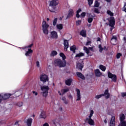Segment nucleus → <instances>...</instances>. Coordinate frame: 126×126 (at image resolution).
Masks as SVG:
<instances>
[{"label":"nucleus","mask_w":126,"mask_h":126,"mask_svg":"<svg viewBox=\"0 0 126 126\" xmlns=\"http://www.w3.org/2000/svg\"><path fill=\"white\" fill-rule=\"evenodd\" d=\"M94 114V111L92 109L90 110V114L88 116V118H87L86 119V122H88V124L90 125V126H95V122L94 120L92 119V117H93V115Z\"/></svg>","instance_id":"1"},{"label":"nucleus","mask_w":126,"mask_h":126,"mask_svg":"<svg viewBox=\"0 0 126 126\" xmlns=\"http://www.w3.org/2000/svg\"><path fill=\"white\" fill-rule=\"evenodd\" d=\"M54 65L59 67H64L66 66V61H62L61 59H56L54 61Z\"/></svg>","instance_id":"2"},{"label":"nucleus","mask_w":126,"mask_h":126,"mask_svg":"<svg viewBox=\"0 0 126 126\" xmlns=\"http://www.w3.org/2000/svg\"><path fill=\"white\" fill-rule=\"evenodd\" d=\"M49 27L50 25L47 23V22H46V21H42V31L44 35H48V34H49V30H48V28H49Z\"/></svg>","instance_id":"3"},{"label":"nucleus","mask_w":126,"mask_h":126,"mask_svg":"<svg viewBox=\"0 0 126 126\" xmlns=\"http://www.w3.org/2000/svg\"><path fill=\"white\" fill-rule=\"evenodd\" d=\"M40 89L41 90V94L43 97H47L48 96V93H49V89L50 88L48 86H41L40 87Z\"/></svg>","instance_id":"4"},{"label":"nucleus","mask_w":126,"mask_h":126,"mask_svg":"<svg viewBox=\"0 0 126 126\" xmlns=\"http://www.w3.org/2000/svg\"><path fill=\"white\" fill-rule=\"evenodd\" d=\"M11 96V94L5 93H2L0 94V104L1 103L2 100H7L9 99Z\"/></svg>","instance_id":"5"},{"label":"nucleus","mask_w":126,"mask_h":126,"mask_svg":"<svg viewBox=\"0 0 126 126\" xmlns=\"http://www.w3.org/2000/svg\"><path fill=\"white\" fill-rule=\"evenodd\" d=\"M103 96H105L106 99L110 98V94H109V91H108V90H105L104 94L97 95L95 96V98L96 99H100V98L103 97Z\"/></svg>","instance_id":"6"},{"label":"nucleus","mask_w":126,"mask_h":126,"mask_svg":"<svg viewBox=\"0 0 126 126\" xmlns=\"http://www.w3.org/2000/svg\"><path fill=\"white\" fill-rule=\"evenodd\" d=\"M40 81H42L43 83L45 82H47V81H49V78L48 76L46 74L41 75L39 77Z\"/></svg>","instance_id":"7"},{"label":"nucleus","mask_w":126,"mask_h":126,"mask_svg":"<svg viewBox=\"0 0 126 126\" xmlns=\"http://www.w3.org/2000/svg\"><path fill=\"white\" fill-rule=\"evenodd\" d=\"M109 26H110L111 27H112L110 29L111 31H112L113 29L115 28V27H114V25H115V19L113 17L110 18V19H109Z\"/></svg>","instance_id":"8"},{"label":"nucleus","mask_w":126,"mask_h":126,"mask_svg":"<svg viewBox=\"0 0 126 126\" xmlns=\"http://www.w3.org/2000/svg\"><path fill=\"white\" fill-rule=\"evenodd\" d=\"M108 76L109 78L112 79V81H113V82H117V76H116V75H114L112 74L111 72H108Z\"/></svg>","instance_id":"9"},{"label":"nucleus","mask_w":126,"mask_h":126,"mask_svg":"<svg viewBox=\"0 0 126 126\" xmlns=\"http://www.w3.org/2000/svg\"><path fill=\"white\" fill-rule=\"evenodd\" d=\"M76 101H80L81 100V94L80 93V90L78 89H76Z\"/></svg>","instance_id":"10"},{"label":"nucleus","mask_w":126,"mask_h":126,"mask_svg":"<svg viewBox=\"0 0 126 126\" xmlns=\"http://www.w3.org/2000/svg\"><path fill=\"white\" fill-rule=\"evenodd\" d=\"M50 37L52 39H57L58 32L55 31L50 32Z\"/></svg>","instance_id":"11"},{"label":"nucleus","mask_w":126,"mask_h":126,"mask_svg":"<svg viewBox=\"0 0 126 126\" xmlns=\"http://www.w3.org/2000/svg\"><path fill=\"white\" fill-rule=\"evenodd\" d=\"M56 6L52 5L51 4H49L48 9L49 11H51V12H57V9H56Z\"/></svg>","instance_id":"12"},{"label":"nucleus","mask_w":126,"mask_h":126,"mask_svg":"<svg viewBox=\"0 0 126 126\" xmlns=\"http://www.w3.org/2000/svg\"><path fill=\"white\" fill-rule=\"evenodd\" d=\"M49 4H51L54 6H57V5L59 4V0H51L49 2Z\"/></svg>","instance_id":"13"},{"label":"nucleus","mask_w":126,"mask_h":126,"mask_svg":"<svg viewBox=\"0 0 126 126\" xmlns=\"http://www.w3.org/2000/svg\"><path fill=\"white\" fill-rule=\"evenodd\" d=\"M33 119L32 118H28L25 122V124L27 126H31Z\"/></svg>","instance_id":"14"},{"label":"nucleus","mask_w":126,"mask_h":126,"mask_svg":"<svg viewBox=\"0 0 126 126\" xmlns=\"http://www.w3.org/2000/svg\"><path fill=\"white\" fill-rule=\"evenodd\" d=\"M84 50L85 52H86V54L88 55H89V51H92V52H93V47H89V48H87V47H84Z\"/></svg>","instance_id":"15"},{"label":"nucleus","mask_w":126,"mask_h":126,"mask_svg":"<svg viewBox=\"0 0 126 126\" xmlns=\"http://www.w3.org/2000/svg\"><path fill=\"white\" fill-rule=\"evenodd\" d=\"M115 116H112L110 120V126H115L116 125V122L115 121Z\"/></svg>","instance_id":"16"},{"label":"nucleus","mask_w":126,"mask_h":126,"mask_svg":"<svg viewBox=\"0 0 126 126\" xmlns=\"http://www.w3.org/2000/svg\"><path fill=\"white\" fill-rule=\"evenodd\" d=\"M117 42V36H113L111 39V43L112 45H116Z\"/></svg>","instance_id":"17"},{"label":"nucleus","mask_w":126,"mask_h":126,"mask_svg":"<svg viewBox=\"0 0 126 126\" xmlns=\"http://www.w3.org/2000/svg\"><path fill=\"white\" fill-rule=\"evenodd\" d=\"M95 76L97 77H100L101 75H102V73L100 72V70L99 69H97L94 70Z\"/></svg>","instance_id":"18"},{"label":"nucleus","mask_w":126,"mask_h":126,"mask_svg":"<svg viewBox=\"0 0 126 126\" xmlns=\"http://www.w3.org/2000/svg\"><path fill=\"white\" fill-rule=\"evenodd\" d=\"M69 90L68 88H67V89H65L61 90V93L60 91H59L58 93L60 95H63V94H64V93H66V92H68Z\"/></svg>","instance_id":"19"},{"label":"nucleus","mask_w":126,"mask_h":126,"mask_svg":"<svg viewBox=\"0 0 126 126\" xmlns=\"http://www.w3.org/2000/svg\"><path fill=\"white\" fill-rule=\"evenodd\" d=\"M56 28L57 30H63V24H57L56 25Z\"/></svg>","instance_id":"20"},{"label":"nucleus","mask_w":126,"mask_h":126,"mask_svg":"<svg viewBox=\"0 0 126 126\" xmlns=\"http://www.w3.org/2000/svg\"><path fill=\"white\" fill-rule=\"evenodd\" d=\"M64 51H67V49L68 48V42H67V40H64Z\"/></svg>","instance_id":"21"},{"label":"nucleus","mask_w":126,"mask_h":126,"mask_svg":"<svg viewBox=\"0 0 126 126\" xmlns=\"http://www.w3.org/2000/svg\"><path fill=\"white\" fill-rule=\"evenodd\" d=\"M32 53H33V50H32L31 49H28V51L25 53V56L26 57H29V56H30Z\"/></svg>","instance_id":"22"},{"label":"nucleus","mask_w":126,"mask_h":126,"mask_svg":"<svg viewBox=\"0 0 126 126\" xmlns=\"http://www.w3.org/2000/svg\"><path fill=\"white\" fill-rule=\"evenodd\" d=\"M71 82H72V79H68L65 81V84L69 86L71 85Z\"/></svg>","instance_id":"23"},{"label":"nucleus","mask_w":126,"mask_h":126,"mask_svg":"<svg viewBox=\"0 0 126 126\" xmlns=\"http://www.w3.org/2000/svg\"><path fill=\"white\" fill-rule=\"evenodd\" d=\"M77 68H78V69H80V70H82V68H83V63H78L77 64Z\"/></svg>","instance_id":"24"},{"label":"nucleus","mask_w":126,"mask_h":126,"mask_svg":"<svg viewBox=\"0 0 126 126\" xmlns=\"http://www.w3.org/2000/svg\"><path fill=\"white\" fill-rule=\"evenodd\" d=\"M76 74L77 76L80 78H81V79H83V80L85 79V77H84V75H83V74H82L81 73L77 72Z\"/></svg>","instance_id":"25"},{"label":"nucleus","mask_w":126,"mask_h":126,"mask_svg":"<svg viewBox=\"0 0 126 126\" xmlns=\"http://www.w3.org/2000/svg\"><path fill=\"white\" fill-rule=\"evenodd\" d=\"M120 122H124L126 120V116H125V114H121L120 115Z\"/></svg>","instance_id":"26"},{"label":"nucleus","mask_w":126,"mask_h":126,"mask_svg":"<svg viewBox=\"0 0 126 126\" xmlns=\"http://www.w3.org/2000/svg\"><path fill=\"white\" fill-rule=\"evenodd\" d=\"M40 118L41 119H46L47 118V115H46V113L42 112H41Z\"/></svg>","instance_id":"27"},{"label":"nucleus","mask_w":126,"mask_h":126,"mask_svg":"<svg viewBox=\"0 0 126 126\" xmlns=\"http://www.w3.org/2000/svg\"><path fill=\"white\" fill-rule=\"evenodd\" d=\"M58 55V52L56 51H52L50 54L51 57H55Z\"/></svg>","instance_id":"28"},{"label":"nucleus","mask_w":126,"mask_h":126,"mask_svg":"<svg viewBox=\"0 0 126 126\" xmlns=\"http://www.w3.org/2000/svg\"><path fill=\"white\" fill-rule=\"evenodd\" d=\"M73 10L72 9H70L69 10V13L68 14V17H70V16H72L73 15Z\"/></svg>","instance_id":"29"},{"label":"nucleus","mask_w":126,"mask_h":126,"mask_svg":"<svg viewBox=\"0 0 126 126\" xmlns=\"http://www.w3.org/2000/svg\"><path fill=\"white\" fill-rule=\"evenodd\" d=\"M98 48L99 49V52L100 53H102L103 52V50H106V47H104V48L102 47V46L101 45H98Z\"/></svg>","instance_id":"30"},{"label":"nucleus","mask_w":126,"mask_h":126,"mask_svg":"<svg viewBox=\"0 0 126 126\" xmlns=\"http://www.w3.org/2000/svg\"><path fill=\"white\" fill-rule=\"evenodd\" d=\"M99 68L102 70V71H105L106 67L103 65H100L99 66Z\"/></svg>","instance_id":"31"},{"label":"nucleus","mask_w":126,"mask_h":126,"mask_svg":"<svg viewBox=\"0 0 126 126\" xmlns=\"http://www.w3.org/2000/svg\"><path fill=\"white\" fill-rule=\"evenodd\" d=\"M70 51H72L73 53H75V50H76V47H75V45H73L71 46L70 48Z\"/></svg>","instance_id":"32"},{"label":"nucleus","mask_w":126,"mask_h":126,"mask_svg":"<svg viewBox=\"0 0 126 126\" xmlns=\"http://www.w3.org/2000/svg\"><path fill=\"white\" fill-rule=\"evenodd\" d=\"M60 56L61 58H62L63 61H65V59H66V57H65V55L63 53H60Z\"/></svg>","instance_id":"33"},{"label":"nucleus","mask_w":126,"mask_h":126,"mask_svg":"<svg viewBox=\"0 0 126 126\" xmlns=\"http://www.w3.org/2000/svg\"><path fill=\"white\" fill-rule=\"evenodd\" d=\"M84 56V53H80L77 55H76V58H81V57H83Z\"/></svg>","instance_id":"34"},{"label":"nucleus","mask_w":126,"mask_h":126,"mask_svg":"<svg viewBox=\"0 0 126 126\" xmlns=\"http://www.w3.org/2000/svg\"><path fill=\"white\" fill-rule=\"evenodd\" d=\"M81 36L83 37H86V31H82L80 32Z\"/></svg>","instance_id":"35"},{"label":"nucleus","mask_w":126,"mask_h":126,"mask_svg":"<svg viewBox=\"0 0 126 126\" xmlns=\"http://www.w3.org/2000/svg\"><path fill=\"white\" fill-rule=\"evenodd\" d=\"M57 22H58V18H55L53 22V26H56V25H57Z\"/></svg>","instance_id":"36"},{"label":"nucleus","mask_w":126,"mask_h":126,"mask_svg":"<svg viewBox=\"0 0 126 126\" xmlns=\"http://www.w3.org/2000/svg\"><path fill=\"white\" fill-rule=\"evenodd\" d=\"M119 126H126V121L120 122Z\"/></svg>","instance_id":"37"},{"label":"nucleus","mask_w":126,"mask_h":126,"mask_svg":"<svg viewBox=\"0 0 126 126\" xmlns=\"http://www.w3.org/2000/svg\"><path fill=\"white\" fill-rule=\"evenodd\" d=\"M81 9H79L77 11L76 17L77 18H79V17H80V15H79V12H81Z\"/></svg>","instance_id":"38"},{"label":"nucleus","mask_w":126,"mask_h":126,"mask_svg":"<svg viewBox=\"0 0 126 126\" xmlns=\"http://www.w3.org/2000/svg\"><path fill=\"white\" fill-rule=\"evenodd\" d=\"M107 14H108V15H110V16H113L114 15V13H113V12H112L111 11L109 10H107Z\"/></svg>","instance_id":"39"},{"label":"nucleus","mask_w":126,"mask_h":126,"mask_svg":"<svg viewBox=\"0 0 126 126\" xmlns=\"http://www.w3.org/2000/svg\"><path fill=\"white\" fill-rule=\"evenodd\" d=\"M99 5H100V3H99L97 1H95L94 5V7H98Z\"/></svg>","instance_id":"40"},{"label":"nucleus","mask_w":126,"mask_h":126,"mask_svg":"<svg viewBox=\"0 0 126 126\" xmlns=\"http://www.w3.org/2000/svg\"><path fill=\"white\" fill-rule=\"evenodd\" d=\"M93 21V18H88V22L89 23H91Z\"/></svg>","instance_id":"41"},{"label":"nucleus","mask_w":126,"mask_h":126,"mask_svg":"<svg viewBox=\"0 0 126 126\" xmlns=\"http://www.w3.org/2000/svg\"><path fill=\"white\" fill-rule=\"evenodd\" d=\"M88 1L90 6L93 4V0H88Z\"/></svg>","instance_id":"42"},{"label":"nucleus","mask_w":126,"mask_h":126,"mask_svg":"<svg viewBox=\"0 0 126 126\" xmlns=\"http://www.w3.org/2000/svg\"><path fill=\"white\" fill-rule=\"evenodd\" d=\"M36 67H38V68H40V62H39V61H37L36 63Z\"/></svg>","instance_id":"43"},{"label":"nucleus","mask_w":126,"mask_h":126,"mask_svg":"<svg viewBox=\"0 0 126 126\" xmlns=\"http://www.w3.org/2000/svg\"><path fill=\"white\" fill-rule=\"evenodd\" d=\"M94 11L95 13H100V10L98 8H94Z\"/></svg>","instance_id":"44"},{"label":"nucleus","mask_w":126,"mask_h":126,"mask_svg":"<svg viewBox=\"0 0 126 126\" xmlns=\"http://www.w3.org/2000/svg\"><path fill=\"white\" fill-rule=\"evenodd\" d=\"M32 93L33 96H37V95H38V93L36 91H33L32 92Z\"/></svg>","instance_id":"45"},{"label":"nucleus","mask_w":126,"mask_h":126,"mask_svg":"<svg viewBox=\"0 0 126 126\" xmlns=\"http://www.w3.org/2000/svg\"><path fill=\"white\" fill-rule=\"evenodd\" d=\"M17 105L18 107H22V106H23V103L18 102Z\"/></svg>","instance_id":"46"},{"label":"nucleus","mask_w":126,"mask_h":126,"mask_svg":"<svg viewBox=\"0 0 126 126\" xmlns=\"http://www.w3.org/2000/svg\"><path fill=\"white\" fill-rule=\"evenodd\" d=\"M121 57H122V54L118 53L117 56H116L117 59H120V58H121Z\"/></svg>","instance_id":"47"},{"label":"nucleus","mask_w":126,"mask_h":126,"mask_svg":"<svg viewBox=\"0 0 126 126\" xmlns=\"http://www.w3.org/2000/svg\"><path fill=\"white\" fill-rule=\"evenodd\" d=\"M62 100H63V102H64V103H65V104H67V103H68L67 101H66L65 97H63L62 98Z\"/></svg>","instance_id":"48"},{"label":"nucleus","mask_w":126,"mask_h":126,"mask_svg":"<svg viewBox=\"0 0 126 126\" xmlns=\"http://www.w3.org/2000/svg\"><path fill=\"white\" fill-rule=\"evenodd\" d=\"M123 11L126 12V3H125L124 6L123 7Z\"/></svg>","instance_id":"49"},{"label":"nucleus","mask_w":126,"mask_h":126,"mask_svg":"<svg viewBox=\"0 0 126 126\" xmlns=\"http://www.w3.org/2000/svg\"><path fill=\"white\" fill-rule=\"evenodd\" d=\"M81 23V21L80 20H78L76 22V25L77 26L80 25Z\"/></svg>","instance_id":"50"},{"label":"nucleus","mask_w":126,"mask_h":126,"mask_svg":"<svg viewBox=\"0 0 126 126\" xmlns=\"http://www.w3.org/2000/svg\"><path fill=\"white\" fill-rule=\"evenodd\" d=\"M86 15V13L85 12H83L81 14V17H84Z\"/></svg>","instance_id":"51"},{"label":"nucleus","mask_w":126,"mask_h":126,"mask_svg":"<svg viewBox=\"0 0 126 126\" xmlns=\"http://www.w3.org/2000/svg\"><path fill=\"white\" fill-rule=\"evenodd\" d=\"M32 46H33V44H31L30 45H29L26 47H24V48H23V49H26V48H31L32 47Z\"/></svg>","instance_id":"52"},{"label":"nucleus","mask_w":126,"mask_h":126,"mask_svg":"<svg viewBox=\"0 0 126 126\" xmlns=\"http://www.w3.org/2000/svg\"><path fill=\"white\" fill-rule=\"evenodd\" d=\"M121 95L122 97H126V93H122Z\"/></svg>","instance_id":"53"},{"label":"nucleus","mask_w":126,"mask_h":126,"mask_svg":"<svg viewBox=\"0 0 126 126\" xmlns=\"http://www.w3.org/2000/svg\"><path fill=\"white\" fill-rule=\"evenodd\" d=\"M43 126H50L49 124L47 123L43 124Z\"/></svg>","instance_id":"54"},{"label":"nucleus","mask_w":126,"mask_h":126,"mask_svg":"<svg viewBox=\"0 0 126 126\" xmlns=\"http://www.w3.org/2000/svg\"><path fill=\"white\" fill-rule=\"evenodd\" d=\"M90 44H91V41H88V42L86 43V45H87V46H88V45H90Z\"/></svg>","instance_id":"55"},{"label":"nucleus","mask_w":126,"mask_h":126,"mask_svg":"<svg viewBox=\"0 0 126 126\" xmlns=\"http://www.w3.org/2000/svg\"><path fill=\"white\" fill-rule=\"evenodd\" d=\"M100 41H101V38H100L99 37H98L97 39V42H100Z\"/></svg>","instance_id":"56"},{"label":"nucleus","mask_w":126,"mask_h":126,"mask_svg":"<svg viewBox=\"0 0 126 126\" xmlns=\"http://www.w3.org/2000/svg\"><path fill=\"white\" fill-rule=\"evenodd\" d=\"M104 123H105V124H107V120H104Z\"/></svg>","instance_id":"57"},{"label":"nucleus","mask_w":126,"mask_h":126,"mask_svg":"<svg viewBox=\"0 0 126 126\" xmlns=\"http://www.w3.org/2000/svg\"><path fill=\"white\" fill-rule=\"evenodd\" d=\"M106 1L107 2H111V0H106Z\"/></svg>","instance_id":"58"},{"label":"nucleus","mask_w":126,"mask_h":126,"mask_svg":"<svg viewBox=\"0 0 126 126\" xmlns=\"http://www.w3.org/2000/svg\"><path fill=\"white\" fill-rule=\"evenodd\" d=\"M46 20H47V21H49V20H50V18H47L46 19Z\"/></svg>","instance_id":"59"},{"label":"nucleus","mask_w":126,"mask_h":126,"mask_svg":"<svg viewBox=\"0 0 126 126\" xmlns=\"http://www.w3.org/2000/svg\"><path fill=\"white\" fill-rule=\"evenodd\" d=\"M88 27H90V26H91V24L88 25Z\"/></svg>","instance_id":"60"},{"label":"nucleus","mask_w":126,"mask_h":126,"mask_svg":"<svg viewBox=\"0 0 126 126\" xmlns=\"http://www.w3.org/2000/svg\"><path fill=\"white\" fill-rule=\"evenodd\" d=\"M17 124H18V122H16L15 125H17Z\"/></svg>","instance_id":"61"},{"label":"nucleus","mask_w":126,"mask_h":126,"mask_svg":"<svg viewBox=\"0 0 126 126\" xmlns=\"http://www.w3.org/2000/svg\"><path fill=\"white\" fill-rule=\"evenodd\" d=\"M60 20H62V18H60Z\"/></svg>","instance_id":"62"}]
</instances>
